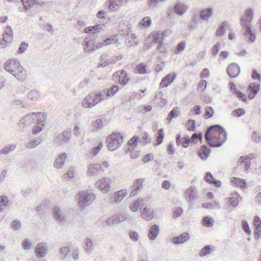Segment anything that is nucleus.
I'll list each match as a JSON object with an SVG mask.
<instances>
[{
  "mask_svg": "<svg viewBox=\"0 0 261 261\" xmlns=\"http://www.w3.org/2000/svg\"><path fill=\"white\" fill-rule=\"evenodd\" d=\"M205 139L212 147H220L227 139L225 129L219 124L209 126L204 134Z\"/></svg>",
  "mask_w": 261,
  "mask_h": 261,
  "instance_id": "obj_1",
  "label": "nucleus"
},
{
  "mask_svg": "<svg viewBox=\"0 0 261 261\" xmlns=\"http://www.w3.org/2000/svg\"><path fill=\"white\" fill-rule=\"evenodd\" d=\"M78 197V206L82 210L90 205L95 199V196L93 193L87 191L80 192Z\"/></svg>",
  "mask_w": 261,
  "mask_h": 261,
  "instance_id": "obj_2",
  "label": "nucleus"
},
{
  "mask_svg": "<svg viewBox=\"0 0 261 261\" xmlns=\"http://www.w3.org/2000/svg\"><path fill=\"white\" fill-rule=\"evenodd\" d=\"M123 141L122 135L119 133H114L107 138L108 147L109 150H114L120 146Z\"/></svg>",
  "mask_w": 261,
  "mask_h": 261,
  "instance_id": "obj_3",
  "label": "nucleus"
},
{
  "mask_svg": "<svg viewBox=\"0 0 261 261\" xmlns=\"http://www.w3.org/2000/svg\"><path fill=\"white\" fill-rule=\"evenodd\" d=\"M71 137V129L69 128L62 133H56L54 136V144L57 146H62L65 143H68Z\"/></svg>",
  "mask_w": 261,
  "mask_h": 261,
  "instance_id": "obj_4",
  "label": "nucleus"
},
{
  "mask_svg": "<svg viewBox=\"0 0 261 261\" xmlns=\"http://www.w3.org/2000/svg\"><path fill=\"white\" fill-rule=\"evenodd\" d=\"M253 18V11L249 8L245 10L244 14L240 18V24L243 29L251 28V22Z\"/></svg>",
  "mask_w": 261,
  "mask_h": 261,
  "instance_id": "obj_5",
  "label": "nucleus"
},
{
  "mask_svg": "<svg viewBox=\"0 0 261 261\" xmlns=\"http://www.w3.org/2000/svg\"><path fill=\"white\" fill-rule=\"evenodd\" d=\"M5 69L13 74H15V72L19 68L22 69V66L20 65V62L16 59H10L7 60L4 64Z\"/></svg>",
  "mask_w": 261,
  "mask_h": 261,
  "instance_id": "obj_6",
  "label": "nucleus"
},
{
  "mask_svg": "<svg viewBox=\"0 0 261 261\" xmlns=\"http://www.w3.org/2000/svg\"><path fill=\"white\" fill-rule=\"evenodd\" d=\"M97 97L94 92L90 93L82 101V106L84 108H90L98 103Z\"/></svg>",
  "mask_w": 261,
  "mask_h": 261,
  "instance_id": "obj_7",
  "label": "nucleus"
},
{
  "mask_svg": "<svg viewBox=\"0 0 261 261\" xmlns=\"http://www.w3.org/2000/svg\"><path fill=\"white\" fill-rule=\"evenodd\" d=\"M40 118L36 121V125L33 127L32 129V133L33 134H37L40 133L42 129L44 126V121L46 118V114H39Z\"/></svg>",
  "mask_w": 261,
  "mask_h": 261,
  "instance_id": "obj_8",
  "label": "nucleus"
},
{
  "mask_svg": "<svg viewBox=\"0 0 261 261\" xmlns=\"http://www.w3.org/2000/svg\"><path fill=\"white\" fill-rule=\"evenodd\" d=\"M243 36L247 42L249 43H253L256 39L255 31L253 30L251 28H248L243 29Z\"/></svg>",
  "mask_w": 261,
  "mask_h": 261,
  "instance_id": "obj_9",
  "label": "nucleus"
},
{
  "mask_svg": "<svg viewBox=\"0 0 261 261\" xmlns=\"http://www.w3.org/2000/svg\"><path fill=\"white\" fill-rule=\"evenodd\" d=\"M95 42L93 39H90L89 37H86L84 39L83 45L84 51L86 53H92L94 51Z\"/></svg>",
  "mask_w": 261,
  "mask_h": 261,
  "instance_id": "obj_10",
  "label": "nucleus"
},
{
  "mask_svg": "<svg viewBox=\"0 0 261 261\" xmlns=\"http://www.w3.org/2000/svg\"><path fill=\"white\" fill-rule=\"evenodd\" d=\"M95 186L104 192L107 193L110 189L109 179L107 178H102L96 182Z\"/></svg>",
  "mask_w": 261,
  "mask_h": 261,
  "instance_id": "obj_11",
  "label": "nucleus"
},
{
  "mask_svg": "<svg viewBox=\"0 0 261 261\" xmlns=\"http://www.w3.org/2000/svg\"><path fill=\"white\" fill-rule=\"evenodd\" d=\"M260 86L258 83H251L248 88V97L249 99L254 98L256 94L257 93L259 90Z\"/></svg>",
  "mask_w": 261,
  "mask_h": 261,
  "instance_id": "obj_12",
  "label": "nucleus"
},
{
  "mask_svg": "<svg viewBox=\"0 0 261 261\" xmlns=\"http://www.w3.org/2000/svg\"><path fill=\"white\" fill-rule=\"evenodd\" d=\"M240 72V68L236 63H231L227 68V73L231 78L237 77Z\"/></svg>",
  "mask_w": 261,
  "mask_h": 261,
  "instance_id": "obj_13",
  "label": "nucleus"
},
{
  "mask_svg": "<svg viewBox=\"0 0 261 261\" xmlns=\"http://www.w3.org/2000/svg\"><path fill=\"white\" fill-rule=\"evenodd\" d=\"M186 198L189 202H192L198 198V192L195 187H190L186 191Z\"/></svg>",
  "mask_w": 261,
  "mask_h": 261,
  "instance_id": "obj_14",
  "label": "nucleus"
},
{
  "mask_svg": "<svg viewBox=\"0 0 261 261\" xmlns=\"http://www.w3.org/2000/svg\"><path fill=\"white\" fill-rule=\"evenodd\" d=\"M189 239V234L186 232L182 233L178 236L173 237L172 239V242L175 245L182 244L188 241Z\"/></svg>",
  "mask_w": 261,
  "mask_h": 261,
  "instance_id": "obj_15",
  "label": "nucleus"
},
{
  "mask_svg": "<svg viewBox=\"0 0 261 261\" xmlns=\"http://www.w3.org/2000/svg\"><path fill=\"white\" fill-rule=\"evenodd\" d=\"M144 178L137 179L134 182L132 186V191L130 193L129 196L134 197L137 194V191L143 188V184Z\"/></svg>",
  "mask_w": 261,
  "mask_h": 261,
  "instance_id": "obj_16",
  "label": "nucleus"
},
{
  "mask_svg": "<svg viewBox=\"0 0 261 261\" xmlns=\"http://www.w3.org/2000/svg\"><path fill=\"white\" fill-rule=\"evenodd\" d=\"M126 219V217L125 215H115L112 217L109 218L107 221V224L108 225H113L114 224L119 223Z\"/></svg>",
  "mask_w": 261,
  "mask_h": 261,
  "instance_id": "obj_17",
  "label": "nucleus"
},
{
  "mask_svg": "<svg viewBox=\"0 0 261 261\" xmlns=\"http://www.w3.org/2000/svg\"><path fill=\"white\" fill-rule=\"evenodd\" d=\"M214 9L212 8H207L201 10L199 12V17L200 20L207 21L213 15Z\"/></svg>",
  "mask_w": 261,
  "mask_h": 261,
  "instance_id": "obj_18",
  "label": "nucleus"
},
{
  "mask_svg": "<svg viewBox=\"0 0 261 261\" xmlns=\"http://www.w3.org/2000/svg\"><path fill=\"white\" fill-rule=\"evenodd\" d=\"M176 76V74L175 73L168 74L162 80L160 84V86L161 87H166L168 86L173 82Z\"/></svg>",
  "mask_w": 261,
  "mask_h": 261,
  "instance_id": "obj_19",
  "label": "nucleus"
},
{
  "mask_svg": "<svg viewBox=\"0 0 261 261\" xmlns=\"http://www.w3.org/2000/svg\"><path fill=\"white\" fill-rule=\"evenodd\" d=\"M174 6V12L179 16L184 15L187 10V7L186 5L181 3H176Z\"/></svg>",
  "mask_w": 261,
  "mask_h": 261,
  "instance_id": "obj_20",
  "label": "nucleus"
},
{
  "mask_svg": "<svg viewBox=\"0 0 261 261\" xmlns=\"http://www.w3.org/2000/svg\"><path fill=\"white\" fill-rule=\"evenodd\" d=\"M100 171H103L101 166L99 164H90L88 167V174L93 176Z\"/></svg>",
  "mask_w": 261,
  "mask_h": 261,
  "instance_id": "obj_21",
  "label": "nucleus"
},
{
  "mask_svg": "<svg viewBox=\"0 0 261 261\" xmlns=\"http://www.w3.org/2000/svg\"><path fill=\"white\" fill-rule=\"evenodd\" d=\"M160 231V227L159 226L156 224H153L149 228L148 237L150 240L153 241L154 240Z\"/></svg>",
  "mask_w": 261,
  "mask_h": 261,
  "instance_id": "obj_22",
  "label": "nucleus"
},
{
  "mask_svg": "<svg viewBox=\"0 0 261 261\" xmlns=\"http://www.w3.org/2000/svg\"><path fill=\"white\" fill-rule=\"evenodd\" d=\"M53 216L55 220L58 222H64L65 217L63 215L60 207L56 206L53 208Z\"/></svg>",
  "mask_w": 261,
  "mask_h": 261,
  "instance_id": "obj_23",
  "label": "nucleus"
},
{
  "mask_svg": "<svg viewBox=\"0 0 261 261\" xmlns=\"http://www.w3.org/2000/svg\"><path fill=\"white\" fill-rule=\"evenodd\" d=\"M190 141V139L188 136L181 138L180 135L177 134L176 136V142L178 146L181 145L184 148H187L189 145Z\"/></svg>",
  "mask_w": 261,
  "mask_h": 261,
  "instance_id": "obj_24",
  "label": "nucleus"
},
{
  "mask_svg": "<svg viewBox=\"0 0 261 261\" xmlns=\"http://www.w3.org/2000/svg\"><path fill=\"white\" fill-rule=\"evenodd\" d=\"M25 10H28L31 8V7L34 5H42L44 4V2L42 1H36V0H21Z\"/></svg>",
  "mask_w": 261,
  "mask_h": 261,
  "instance_id": "obj_25",
  "label": "nucleus"
},
{
  "mask_svg": "<svg viewBox=\"0 0 261 261\" xmlns=\"http://www.w3.org/2000/svg\"><path fill=\"white\" fill-rule=\"evenodd\" d=\"M211 152L210 148L206 145H203L201 146L200 149L198 151V155L203 160H206L209 156Z\"/></svg>",
  "mask_w": 261,
  "mask_h": 261,
  "instance_id": "obj_26",
  "label": "nucleus"
},
{
  "mask_svg": "<svg viewBox=\"0 0 261 261\" xmlns=\"http://www.w3.org/2000/svg\"><path fill=\"white\" fill-rule=\"evenodd\" d=\"M141 216L145 220H151L154 217V212L153 209L145 207L141 213Z\"/></svg>",
  "mask_w": 261,
  "mask_h": 261,
  "instance_id": "obj_27",
  "label": "nucleus"
},
{
  "mask_svg": "<svg viewBox=\"0 0 261 261\" xmlns=\"http://www.w3.org/2000/svg\"><path fill=\"white\" fill-rule=\"evenodd\" d=\"M152 42L154 44L163 43L165 35L163 33L157 32L151 34Z\"/></svg>",
  "mask_w": 261,
  "mask_h": 261,
  "instance_id": "obj_28",
  "label": "nucleus"
},
{
  "mask_svg": "<svg viewBox=\"0 0 261 261\" xmlns=\"http://www.w3.org/2000/svg\"><path fill=\"white\" fill-rule=\"evenodd\" d=\"M35 251L36 255L38 258H42L44 257L46 254L44 244L42 243H39L37 244Z\"/></svg>",
  "mask_w": 261,
  "mask_h": 261,
  "instance_id": "obj_29",
  "label": "nucleus"
},
{
  "mask_svg": "<svg viewBox=\"0 0 261 261\" xmlns=\"http://www.w3.org/2000/svg\"><path fill=\"white\" fill-rule=\"evenodd\" d=\"M44 114L42 112H39V113H33L32 114H29L25 116V117H29V118L28 119H26L25 121L26 123L28 124V125H29L32 123H36L37 121L39 119V118H40V117H39L40 116L39 114Z\"/></svg>",
  "mask_w": 261,
  "mask_h": 261,
  "instance_id": "obj_30",
  "label": "nucleus"
},
{
  "mask_svg": "<svg viewBox=\"0 0 261 261\" xmlns=\"http://www.w3.org/2000/svg\"><path fill=\"white\" fill-rule=\"evenodd\" d=\"M129 77H128V74L124 70L120 71V74L119 76L118 82L120 84L125 86L129 81Z\"/></svg>",
  "mask_w": 261,
  "mask_h": 261,
  "instance_id": "obj_31",
  "label": "nucleus"
},
{
  "mask_svg": "<svg viewBox=\"0 0 261 261\" xmlns=\"http://www.w3.org/2000/svg\"><path fill=\"white\" fill-rule=\"evenodd\" d=\"M66 157L67 156L65 153H62L60 154L58 158L55 160L54 162V166L57 168L61 167L63 165Z\"/></svg>",
  "mask_w": 261,
  "mask_h": 261,
  "instance_id": "obj_32",
  "label": "nucleus"
},
{
  "mask_svg": "<svg viewBox=\"0 0 261 261\" xmlns=\"http://www.w3.org/2000/svg\"><path fill=\"white\" fill-rule=\"evenodd\" d=\"M22 167L26 170L31 171L35 169L37 166L33 160L28 159L24 162V165H22Z\"/></svg>",
  "mask_w": 261,
  "mask_h": 261,
  "instance_id": "obj_33",
  "label": "nucleus"
},
{
  "mask_svg": "<svg viewBox=\"0 0 261 261\" xmlns=\"http://www.w3.org/2000/svg\"><path fill=\"white\" fill-rule=\"evenodd\" d=\"M109 8L111 11H116L124 4L121 0H109Z\"/></svg>",
  "mask_w": 261,
  "mask_h": 261,
  "instance_id": "obj_34",
  "label": "nucleus"
},
{
  "mask_svg": "<svg viewBox=\"0 0 261 261\" xmlns=\"http://www.w3.org/2000/svg\"><path fill=\"white\" fill-rule=\"evenodd\" d=\"M16 145L15 144H8L0 150V155L2 154L7 155L10 152L13 151L16 148Z\"/></svg>",
  "mask_w": 261,
  "mask_h": 261,
  "instance_id": "obj_35",
  "label": "nucleus"
},
{
  "mask_svg": "<svg viewBox=\"0 0 261 261\" xmlns=\"http://www.w3.org/2000/svg\"><path fill=\"white\" fill-rule=\"evenodd\" d=\"M11 203L9 202V198L7 196L2 195L0 196V213L6 206H10Z\"/></svg>",
  "mask_w": 261,
  "mask_h": 261,
  "instance_id": "obj_36",
  "label": "nucleus"
},
{
  "mask_svg": "<svg viewBox=\"0 0 261 261\" xmlns=\"http://www.w3.org/2000/svg\"><path fill=\"white\" fill-rule=\"evenodd\" d=\"M231 182L237 187L241 188H244L246 187V182L244 179L237 177H233L231 179Z\"/></svg>",
  "mask_w": 261,
  "mask_h": 261,
  "instance_id": "obj_37",
  "label": "nucleus"
},
{
  "mask_svg": "<svg viewBox=\"0 0 261 261\" xmlns=\"http://www.w3.org/2000/svg\"><path fill=\"white\" fill-rule=\"evenodd\" d=\"M3 37L5 39L8 40L11 42L13 40V31L10 26L8 25L6 28V30L3 33Z\"/></svg>",
  "mask_w": 261,
  "mask_h": 261,
  "instance_id": "obj_38",
  "label": "nucleus"
},
{
  "mask_svg": "<svg viewBox=\"0 0 261 261\" xmlns=\"http://www.w3.org/2000/svg\"><path fill=\"white\" fill-rule=\"evenodd\" d=\"M94 93H95L96 95L97 96L98 103L102 100L107 99L109 98L105 89L100 91H95L94 92Z\"/></svg>",
  "mask_w": 261,
  "mask_h": 261,
  "instance_id": "obj_39",
  "label": "nucleus"
},
{
  "mask_svg": "<svg viewBox=\"0 0 261 261\" xmlns=\"http://www.w3.org/2000/svg\"><path fill=\"white\" fill-rule=\"evenodd\" d=\"M239 162L245 166V170L247 171L250 167V160L247 156H241Z\"/></svg>",
  "mask_w": 261,
  "mask_h": 261,
  "instance_id": "obj_40",
  "label": "nucleus"
},
{
  "mask_svg": "<svg viewBox=\"0 0 261 261\" xmlns=\"http://www.w3.org/2000/svg\"><path fill=\"white\" fill-rule=\"evenodd\" d=\"M12 75H14L15 77L18 80L22 81L25 78V71L22 67V69L18 68L16 71L15 72V74Z\"/></svg>",
  "mask_w": 261,
  "mask_h": 261,
  "instance_id": "obj_41",
  "label": "nucleus"
},
{
  "mask_svg": "<svg viewBox=\"0 0 261 261\" xmlns=\"http://www.w3.org/2000/svg\"><path fill=\"white\" fill-rule=\"evenodd\" d=\"M85 246L84 247L85 251L88 253H90L94 249L93 245V241L91 239L87 238L85 240Z\"/></svg>",
  "mask_w": 261,
  "mask_h": 261,
  "instance_id": "obj_42",
  "label": "nucleus"
},
{
  "mask_svg": "<svg viewBox=\"0 0 261 261\" xmlns=\"http://www.w3.org/2000/svg\"><path fill=\"white\" fill-rule=\"evenodd\" d=\"M126 194L127 193L125 191L121 190L115 193L113 196V198L116 202H119L123 199Z\"/></svg>",
  "mask_w": 261,
  "mask_h": 261,
  "instance_id": "obj_43",
  "label": "nucleus"
},
{
  "mask_svg": "<svg viewBox=\"0 0 261 261\" xmlns=\"http://www.w3.org/2000/svg\"><path fill=\"white\" fill-rule=\"evenodd\" d=\"M180 112L177 107H174L169 113L167 120L170 122L173 118H176L179 115Z\"/></svg>",
  "mask_w": 261,
  "mask_h": 261,
  "instance_id": "obj_44",
  "label": "nucleus"
},
{
  "mask_svg": "<svg viewBox=\"0 0 261 261\" xmlns=\"http://www.w3.org/2000/svg\"><path fill=\"white\" fill-rule=\"evenodd\" d=\"M119 89V87L118 85H113L109 88L105 89L107 95L109 97L113 96L117 93Z\"/></svg>",
  "mask_w": 261,
  "mask_h": 261,
  "instance_id": "obj_45",
  "label": "nucleus"
},
{
  "mask_svg": "<svg viewBox=\"0 0 261 261\" xmlns=\"http://www.w3.org/2000/svg\"><path fill=\"white\" fill-rule=\"evenodd\" d=\"M143 199H139L134 201V202L130 205V209L132 211L136 212L139 208H141V204L142 203Z\"/></svg>",
  "mask_w": 261,
  "mask_h": 261,
  "instance_id": "obj_46",
  "label": "nucleus"
},
{
  "mask_svg": "<svg viewBox=\"0 0 261 261\" xmlns=\"http://www.w3.org/2000/svg\"><path fill=\"white\" fill-rule=\"evenodd\" d=\"M40 97V94L38 91L36 90H31L28 94V98L32 100H36Z\"/></svg>",
  "mask_w": 261,
  "mask_h": 261,
  "instance_id": "obj_47",
  "label": "nucleus"
},
{
  "mask_svg": "<svg viewBox=\"0 0 261 261\" xmlns=\"http://www.w3.org/2000/svg\"><path fill=\"white\" fill-rule=\"evenodd\" d=\"M214 221L211 218L207 216L204 217L202 220V223L203 226L207 227H211L213 225Z\"/></svg>",
  "mask_w": 261,
  "mask_h": 261,
  "instance_id": "obj_48",
  "label": "nucleus"
},
{
  "mask_svg": "<svg viewBox=\"0 0 261 261\" xmlns=\"http://www.w3.org/2000/svg\"><path fill=\"white\" fill-rule=\"evenodd\" d=\"M28 47H29V43L25 41H22L20 43L19 47H18V48L17 50V53L18 54H22L24 53L27 50Z\"/></svg>",
  "mask_w": 261,
  "mask_h": 261,
  "instance_id": "obj_49",
  "label": "nucleus"
},
{
  "mask_svg": "<svg viewBox=\"0 0 261 261\" xmlns=\"http://www.w3.org/2000/svg\"><path fill=\"white\" fill-rule=\"evenodd\" d=\"M41 142L40 139H34L33 141H30L25 144L27 148L31 149L36 147Z\"/></svg>",
  "mask_w": 261,
  "mask_h": 261,
  "instance_id": "obj_50",
  "label": "nucleus"
},
{
  "mask_svg": "<svg viewBox=\"0 0 261 261\" xmlns=\"http://www.w3.org/2000/svg\"><path fill=\"white\" fill-rule=\"evenodd\" d=\"M212 250L210 245H206L202 248L199 252L200 256H204L210 254Z\"/></svg>",
  "mask_w": 261,
  "mask_h": 261,
  "instance_id": "obj_51",
  "label": "nucleus"
},
{
  "mask_svg": "<svg viewBox=\"0 0 261 261\" xmlns=\"http://www.w3.org/2000/svg\"><path fill=\"white\" fill-rule=\"evenodd\" d=\"M162 0H147V3L148 8L150 9H154L156 8L159 2H164Z\"/></svg>",
  "mask_w": 261,
  "mask_h": 261,
  "instance_id": "obj_52",
  "label": "nucleus"
},
{
  "mask_svg": "<svg viewBox=\"0 0 261 261\" xmlns=\"http://www.w3.org/2000/svg\"><path fill=\"white\" fill-rule=\"evenodd\" d=\"M226 25V22H223L221 25L217 29L216 34L218 37H222L224 35V28Z\"/></svg>",
  "mask_w": 261,
  "mask_h": 261,
  "instance_id": "obj_53",
  "label": "nucleus"
},
{
  "mask_svg": "<svg viewBox=\"0 0 261 261\" xmlns=\"http://www.w3.org/2000/svg\"><path fill=\"white\" fill-rule=\"evenodd\" d=\"M139 137L137 136H133L128 141V145L130 147H132V148H134L138 145V143L139 141Z\"/></svg>",
  "mask_w": 261,
  "mask_h": 261,
  "instance_id": "obj_54",
  "label": "nucleus"
},
{
  "mask_svg": "<svg viewBox=\"0 0 261 261\" xmlns=\"http://www.w3.org/2000/svg\"><path fill=\"white\" fill-rule=\"evenodd\" d=\"M10 226L14 231H17L21 226V222L18 220H14L11 223Z\"/></svg>",
  "mask_w": 261,
  "mask_h": 261,
  "instance_id": "obj_55",
  "label": "nucleus"
},
{
  "mask_svg": "<svg viewBox=\"0 0 261 261\" xmlns=\"http://www.w3.org/2000/svg\"><path fill=\"white\" fill-rule=\"evenodd\" d=\"M103 43L106 46V45H109L112 44L113 43L117 44V43H118V41L116 38L115 36H112L111 37H109V38L106 39L105 40H104Z\"/></svg>",
  "mask_w": 261,
  "mask_h": 261,
  "instance_id": "obj_56",
  "label": "nucleus"
},
{
  "mask_svg": "<svg viewBox=\"0 0 261 261\" xmlns=\"http://www.w3.org/2000/svg\"><path fill=\"white\" fill-rule=\"evenodd\" d=\"M196 122L194 120H189L186 123L187 129L191 132H193L196 129Z\"/></svg>",
  "mask_w": 261,
  "mask_h": 261,
  "instance_id": "obj_57",
  "label": "nucleus"
},
{
  "mask_svg": "<svg viewBox=\"0 0 261 261\" xmlns=\"http://www.w3.org/2000/svg\"><path fill=\"white\" fill-rule=\"evenodd\" d=\"M164 134L163 133V129L161 128L159 130L157 138H156V145L161 144L163 141Z\"/></svg>",
  "mask_w": 261,
  "mask_h": 261,
  "instance_id": "obj_58",
  "label": "nucleus"
},
{
  "mask_svg": "<svg viewBox=\"0 0 261 261\" xmlns=\"http://www.w3.org/2000/svg\"><path fill=\"white\" fill-rule=\"evenodd\" d=\"M214 113V110L211 107H206L205 108L204 117L210 118L213 116Z\"/></svg>",
  "mask_w": 261,
  "mask_h": 261,
  "instance_id": "obj_59",
  "label": "nucleus"
},
{
  "mask_svg": "<svg viewBox=\"0 0 261 261\" xmlns=\"http://www.w3.org/2000/svg\"><path fill=\"white\" fill-rule=\"evenodd\" d=\"M70 249L68 247L65 246L61 247L60 249V253L62 258H65L68 255Z\"/></svg>",
  "mask_w": 261,
  "mask_h": 261,
  "instance_id": "obj_60",
  "label": "nucleus"
},
{
  "mask_svg": "<svg viewBox=\"0 0 261 261\" xmlns=\"http://www.w3.org/2000/svg\"><path fill=\"white\" fill-rule=\"evenodd\" d=\"M231 114L233 116H237V117H240L245 115V111L244 109L239 108L233 110Z\"/></svg>",
  "mask_w": 261,
  "mask_h": 261,
  "instance_id": "obj_61",
  "label": "nucleus"
},
{
  "mask_svg": "<svg viewBox=\"0 0 261 261\" xmlns=\"http://www.w3.org/2000/svg\"><path fill=\"white\" fill-rule=\"evenodd\" d=\"M32 246V243L30 242L29 239H25L22 242V248L24 250H29Z\"/></svg>",
  "mask_w": 261,
  "mask_h": 261,
  "instance_id": "obj_62",
  "label": "nucleus"
},
{
  "mask_svg": "<svg viewBox=\"0 0 261 261\" xmlns=\"http://www.w3.org/2000/svg\"><path fill=\"white\" fill-rule=\"evenodd\" d=\"M146 68V66L144 64L141 63L137 66L136 69L140 74H144L147 73Z\"/></svg>",
  "mask_w": 261,
  "mask_h": 261,
  "instance_id": "obj_63",
  "label": "nucleus"
},
{
  "mask_svg": "<svg viewBox=\"0 0 261 261\" xmlns=\"http://www.w3.org/2000/svg\"><path fill=\"white\" fill-rule=\"evenodd\" d=\"M242 226L243 230L248 234H251V230L249 228V224L248 222L245 220H242Z\"/></svg>",
  "mask_w": 261,
  "mask_h": 261,
  "instance_id": "obj_64",
  "label": "nucleus"
}]
</instances>
